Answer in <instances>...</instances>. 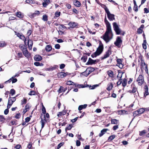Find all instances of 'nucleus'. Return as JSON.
Returning <instances> with one entry per match:
<instances>
[{
  "instance_id": "0eeeda50",
  "label": "nucleus",
  "mask_w": 149,
  "mask_h": 149,
  "mask_svg": "<svg viewBox=\"0 0 149 149\" xmlns=\"http://www.w3.org/2000/svg\"><path fill=\"white\" fill-rule=\"evenodd\" d=\"M136 81L138 82L139 85H141L144 81L143 76L141 75H139L137 79H136Z\"/></svg>"
},
{
  "instance_id": "9d476101",
  "label": "nucleus",
  "mask_w": 149,
  "mask_h": 149,
  "mask_svg": "<svg viewBox=\"0 0 149 149\" xmlns=\"http://www.w3.org/2000/svg\"><path fill=\"white\" fill-rule=\"evenodd\" d=\"M112 38V37L110 38L109 36V34L106 33H105L103 36V39L107 43L109 42Z\"/></svg>"
},
{
  "instance_id": "7c9ffc66",
  "label": "nucleus",
  "mask_w": 149,
  "mask_h": 149,
  "mask_svg": "<svg viewBox=\"0 0 149 149\" xmlns=\"http://www.w3.org/2000/svg\"><path fill=\"white\" fill-rule=\"evenodd\" d=\"M108 74L109 76L110 77H112L113 75V71L110 70L108 71Z\"/></svg>"
},
{
  "instance_id": "4c0bfd02",
  "label": "nucleus",
  "mask_w": 149,
  "mask_h": 149,
  "mask_svg": "<svg viewBox=\"0 0 149 149\" xmlns=\"http://www.w3.org/2000/svg\"><path fill=\"white\" fill-rule=\"evenodd\" d=\"M87 69L86 70L84 71V72H82L81 74L82 75H84L86 77L88 76L89 74H88V73H87Z\"/></svg>"
},
{
  "instance_id": "bb28decb",
  "label": "nucleus",
  "mask_w": 149,
  "mask_h": 149,
  "mask_svg": "<svg viewBox=\"0 0 149 149\" xmlns=\"http://www.w3.org/2000/svg\"><path fill=\"white\" fill-rule=\"evenodd\" d=\"M74 5L77 7H79L81 6V3L79 1L77 0L75 1L74 2Z\"/></svg>"
},
{
  "instance_id": "4d7b16f0",
  "label": "nucleus",
  "mask_w": 149,
  "mask_h": 149,
  "mask_svg": "<svg viewBox=\"0 0 149 149\" xmlns=\"http://www.w3.org/2000/svg\"><path fill=\"white\" fill-rule=\"evenodd\" d=\"M55 47L56 49H59L60 48V46L59 44H56L55 45Z\"/></svg>"
},
{
  "instance_id": "ddd939ff",
  "label": "nucleus",
  "mask_w": 149,
  "mask_h": 149,
  "mask_svg": "<svg viewBox=\"0 0 149 149\" xmlns=\"http://www.w3.org/2000/svg\"><path fill=\"white\" fill-rule=\"evenodd\" d=\"M23 53L24 55L27 58H29L30 56V54L28 52L27 49L25 48V50L23 51Z\"/></svg>"
},
{
  "instance_id": "9b49d317",
  "label": "nucleus",
  "mask_w": 149,
  "mask_h": 149,
  "mask_svg": "<svg viewBox=\"0 0 149 149\" xmlns=\"http://www.w3.org/2000/svg\"><path fill=\"white\" fill-rule=\"evenodd\" d=\"M68 75V73H65L63 72H61L57 74L58 77V78H63Z\"/></svg>"
},
{
  "instance_id": "e433bc0d",
  "label": "nucleus",
  "mask_w": 149,
  "mask_h": 149,
  "mask_svg": "<svg viewBox=\"0 0 149 149\" xmlns=\"http://www.w3.org/2000/svg\"><path fill=\"white\" fill-rule=\"evenodd\" d=\"M27 102V100L25 98H24L23 100H21V104L22 105H23L24 104H25Z\"/></svg>"
},
{
  "instance_id": "20e7f679",
  "label": "nucleus",
  "mask_w": 149,
  "mask_h": 149,
  "mask_svg": "<svg viewBox=\"0 0 149 149\" xmlns=\"http://www.w3.org/2000/svg\"><path fill=\"white\" fill-rule=\"evenodd\" d=\"M99 44V46L97 48L96 51L95 52L98 55L101 54L103 49V45L100 41Z\"/></svg>"
},
{
  "instance_id": "c85d7f7f",
  "label": "nucleus",
  "mask_w": 149,
  "mask_h": 149,
  "mask_svg": "<svg viewBox=\"0 0 149 149\" xmlns=\"http://www.w3.org/2000/svg\"><path fill=\"white\" fill-rule=\"evenodd\" d=\"M42 113L41 114V116H40V117H42V116H43V115L42 114V113H43V114H45L46 113V109L45 107L44 106L43 104H42Z\"/></svg>"
},
{
  "instance_id": "c9c22d12",
  "label": "nucleus",
  "mask_w": 149,
  "mask_h": 149,
  "mask_svg": "<svg viewBox=\"0 0 149 149\" xmlns=\"http://www.w3.org/2000/svg\"><path fill=\"white\" fill-rule=\"evenodd\" d=\"M16 16L18 17L21 18L22 17V13L20 12H17L16 14Z\"/></svg>"
},
{
  "instance_id": "dca6fc26",
  "label": "nucleus",
  "mask_w": 149,
  "mask_h": 149,
  "mask_svg": "<svg viewBox=\"0 0 149 149\" xmlns=\"http://www.w3.org/2000/svg\"><path fill=\"white\" fill-rule=\"evenodd\" d=\"M34 59L36 61H40L42 59V57L39 55H36L34 56Z\"/></svg>"
},
{
  "instance_id": "09e8293b",
  "label": "nucleus",
  "mask_w": 149,
  "mask_h": 149,
  "mask_svg": "<svg viewBox=\"0 0 149 149\" xmlns=\"http://www.w3.org/2000/svg\"><path fill=\"white\" fill-rule=\"evenodd\" d=\"M31 33H32V31L30 30H29L27 32V34L28 36V38H29V36L31 34Z\"/></svg>"
},
{
  "instance_id": "3c124183",
  "label": "nucleus",
  "mask_w": 149,
  "mask_h": 149,
  "mask_svg": "<svg viewBox=\"0 0 149 149\" xmlns=\"http://www.w3.org/2000/svg\"><path fill=\"white\" fill-rule=\"evenodd\" d=\"M27 148L29 149H32V147L31 145V143H29L28 145Z\"/></svg>"
},
{
  "instance_id": "2eb2a0df",
  "label": "nucleus",
  "mask_w": 149,
  "mask_h": 149,
  "mask_svg": "<svg viewBox=\"0 0 149 149\" xmlns=\"http://www.w3.org/2000/svg\"><path fill=\"white\" fill-rule=\"evenodd\" d=\"M40 13L39 11L36 10L34 13L31 15L30 17L31 18H33L37 16H38Z\"/></svg>"
},
{
  "instance_id": "b1692460",
  "label": "nucleus",
  "mask_w": 149,
  "mask_h": 149,
  "mask_svg": "<svg viewBox=\"0 0 149 149\" xmlns=\"http://www.w3.org/2000/svg\"><path fill=\"white\" fill-rule=\"evenodd\" d=\"M87 71H88V74H90L92 72L94 71L95 69L93 67H90L87 68Z\"/></svg>"
},
{
  "instance_id": "f8f14e48",
  "label": "nucleus",
  "mask_w": 149,
  "mask_h": 149,
  "mask_svg": "<svg viewBox=\"0 0 149 149\" xmlns=\"http://www.w3.org/2000/svg\"><path fill=\"white\" fill-rule=\"evenodd\" d=\"M111 54V52L109 50H107L104 54L103 56L101 57V58L102 60L105 59L109 57L110 54Z\"/></svg>"
},
{
  "instance_id": "774afa93",
  "label": "nucleus",
  "mask_w": 149,
  "mask_h": 149,
  "mask_svg": "<svg viewBox=\"0 0 149 149\" xmlns=\"http://www.w3.org/2000/svg\"><path fill=\"white\" fill-rule=\"evenodd\" d=\"M20 117V113H17L16 114L15 118L17 119H19Z\"/></svg>"
},
{
  "instance_id": "58836bf2",
  "label": "nucleus",
  "mask_w": 149,
  "mask_h": 149,
  "mask_svg": "<svg viewBox=\"0 0 149 149\" xmlns=\"http://www.w3.org/2000/svg\"><path fill=\"white\" fill-rule=\"evenodd\" d=\"M42 19L44 21H46L47 20V16L46 15H43L42 16Z\"/></svg>"
},
{
  "instance_id": "f3484780",
  "label": "nucleus",
  "mask_w": 149,
  "mask_h": 149,
  "mask_svg": "<svg viewBox=\"0 0 149 149\" xmlns=\"http://www.w3.org/2000/svg\"><path fill=\"white\" fill-rule=\"evenodd\" d=\"M145 92L144 93V96L146 97L149 94L148 92V87L147 85H146L144 86Z\"/></svg>"
},
{
  "instance_id": "393cba45",
  "label": "nucleus",
  "mask_w": 149,
  "mask_h": 149,
  "mask_svg": "<svg viewBox=\"0 0 149 149\" xmlns=\"http://www.w3.org/2000/svg\"><path fill=\"white\" fill-rule=\"evenodd\" d=\"M58 66L56 65H54L53 67H51L48 68H47V70L49 71H53L55 70L57 67Z\"/></svg>"
},
{
  "instance_id": "864d4df0",
  "label": "nucleus",
  "mask_w": 149,
  "mask_h": 149,
  "mask_svg": "<svg viewBox=\"0 0 149 149\" xmlns=\"http://www.w3.org/2000/svg\"><path fill=\"white\" fill-rule=\"evenodd\" d=\"M81 142L80 141L78 140H77L76 142V145L77 146H80Z\"/></svg>"
},
{
  "instance_id": "49530a36",
  "label": "nucleus",
  "mask_w": 149,
  "mask_h": 149,
  "mask_svg": "<svg viewBox=\"0 0 149 149\" xmlns=\"http://www.w3.org/2000/svg\"><path fill=\"white\" fill-rule=\"evenodd\" d=\"M99 56L95 52L94 53L91 55V57L93 58L95 57H96L97 56Z\"/></svg>"
},
{
  "instance_id": "6e6d98bb",
  "label": "nucleus",
  "mask_w": 149,
  "mask_h": 149,
  "mask_svg": "<svg viewBox=\"0 0 149 149\" xmlns=\"http://www.w3.org/2000/svg\"><path fill=\"white\" fill-rule=\"evenodd\" d=\"M31 107V106L28 103L27 104L25 107V109H26L27 110L29 109Z\"/></svg>"
},
{
  "instance_id": "338daca9",
  "label": "nucleus",
  "mask_w": 149,
  "mask_h": 149,
  "mask_svg": "<svg viewBox=\"0 0 149 149\" xmlns=\"http://www.w3.org/2000/svg\"><path fill=\"white\" fill-rule=\"evenodd\" d=\"M12 104H11L9 102H8L7 106V109H9L10 108V107L11 106H12Z\"/></svg>"
},
{
  "instance_id": "de8ad7c7",
  "label": "nucleus",
  "mask_w": 149,
  "mask_h": 149,
  "mask_svg": "<svg viewBox=\"0 0 149 149\" xmlns=\"http://www.w3.org/2000/svg\"><path fill=\"white\" fill-rule=\"evenodd\" d=\"M65 114H63V112H58V113L57 114V116L58 117H59L62 115H64Z\"/></svg>"
},
{
  "instance_id": "69168bd1",
  "label": "nucleus",
  "mask_w": 149,
  "mask_h": 149,
  "mask_svg": "<svg viewBox=\"0 0 149 149\" xmlns=\"http://www.w3.org/2000/svg\"><path fill=\"white\" fill-rule=\"evenodd\" d=\"M98 86H99V85H98V84H95V85H93L91 87V89H95L96 87Z\"/></svg>"
},
{
  "instance_id": "5701e85b",
  "label": "nucleus",
  "mask_w": 149,
  "mask_h": 149,
  "mask_svg": "<svg viewBox=\"0 0 149 149\" xmlns=\"http://www.w3.org/2000/svg\"><path fill=\"white\" fill-rule=\"evenodd\" d=\"M87 106V104H84V105H79L78 107V110L80 111L82 110L83 109L86 108Z\"/></svg>"
},
{
  "instance_id": "a19ab883",
  "label": "nucleus",
  "mask_w": 149,
  "mask_h": 149,
  "mask_svg": "<svg viewBox=\"0 0 149 149\" xmlns=\"http://www.w3.org/2000/svg\"><path fill=\"white\" fill-rule=\"evenodd\" d=\"M28 94L30 95H35V92L33 91H31Z\"/></svg>"
},
{
  "instance_id": "13d9d810",
  "label": "nucleus",
  "mask_w": 149,
  "mask_h": 149,
  "mask_svg": "<svg viewBox=\"0 0 149 149\" xmlns=\"http://www.w3.org/2000/svg\"><path fill=\"white\" fill-rule=\"evenodd\" d=\"M63 87L62 86H60V88L58 90V92L59 93H61L63 91Z\"/></svg>"
},
{
  "instance_id": "a18cd8bd",
  "label": "nucleus",
  "mask_w": 149,
  "mask_h": 149,
  "mask_svg": "<svg viewBox=\"0 0 149 149\" xmlns=\"http://www.w3.org/2000/svg\"><path fill=\"white\" fill-rule=\"evenodd\" d=\"M15 93V91L14 89H11L10 91V93L11 94V95L13 96Z\"/></svg>"
},
{
  "instance_id": "aec40b11",
  "label": "nucleus",
  "mask_w": 149,
  "mask_h": 149,
  "mask_svg": "<svg viewBox=\"0 0 149 149\" xmlns=\"http://www.w3.org/2000/svg\"><path fill=\"white\" fill-rule=\"evenodd\" d=\"M33 43V41L31 40H28L27 42V45L29 49H31L32 48Z\"/></svg>"
},
{
  "instance_id": "a211bd4d",
  "label": "nucleus",
  "mask_w": 149,
  "mask_h": 149,
  "mask_svg": "<svg viewBox=\"0 0 149 149\" xmlns=\"http://www.w3.org/2000/svg\"><path fill=\"white\" fill-rule=\"evenodd\" d=\"M40 118H41V119L40 122L42 125L41 128L42 129L45 126V122L46 121V118L45 115H44V119L42 118V117Z\"/></svg>"
},
{
  "instance_id": "f257e3e1",
  "label": "nucleus",
  "mask_w": 149,
  "mask_h": 149,
  "mask_svg": "<svg viewBox=\"0 0 149 149\" xmlns=\"http://www.w3.org/2000/svg\"><path fill=\"white\" fill-rule=\"evenodd\" d=\"M104 21L106 26L107 29L105 33L109 34H111L112 36H113V34L112 33L110 24L107 20L106 16L104 18Z\"/></svg>"
},
{
  "instance_id": "052dcab7",
  "label": "nucleus",
  "mask_w": 149,
  "mask_h": 149,
  "mask_svg": "<svg viewBox=\"0 0 149 149\" xmlns=\"http://www.w3.org/2000/svg\"><path fill=\"white\" fill-rule=\"evenodd\" d=\"M12 83L13 84L16 82L17 81V79L16 78H13L12 79Z\"/></svg>"
},
{
  "instance_id": "8fccbe9b",
  "label": "nucleus",
  "mask_w": 149,
  "mask_h": 149,
  "mask_svg": "<svg viewBox=\"0 0 149 149\" xmlns=\"http://www.w3.org/2000/svg\"><path fill=\"white\" fill-rule=\"evenodd\" d=\"M144 13H147L149 12V9L145 8L144 9Z\"/></svg>"
},
{
  "instance_id": "39448f33",
  "label": "nucleus",
  "mask_w": 149,
  "mask_h": 149,
  "mask_svg": "<svg viewBox=\"0 0 149 149\" xmlns=\"http://www.w3.org/2000/svg\"><path fill=\"white\" fill-rule=\"evenodd\" d=\"M122 43V40L121 37L118 36L116 38V41L114 42V44L118 47H120Z\"/></svg>"
},
{
  "instance_id": "5fc2aeb1",
  "label": "nucleus",
  "mask_w": 149,
  "mask_h": 149,
  "mask_svg": "<svg viewBox=\"0 0 149 149\" xmlns=\"http://www.w3.org/2000/svg\"><path fill=\"white\" fill-rule=\"evenodd\" d=\"M117 65L122 63V61L121 59H118L117 60Z\"/></svg>"
},
{
  "instance_id": "a878e982",
  "label": "nucleus",
  "mask_w": 149,
  "mask_h": 149,
  "mask_svg": "<svg viewBox=\"0 0 149 149\" xmlns=\"http://www.w3.org/2000/svg\"><path fill=\"white\" fill-rule=\"evenodd\" d=\"M52 49V47L50 45H47L45 47V50L47 52L50 51Z\"/></svg>"
},
{
  "instance_id": "0e129e2a",
  "label": "nucleus",
  "mask_w": 149,
  "mask_h": 149,
  "mask_svg": "<svg viewBox=\"0 0 149 149\" xmlns=\"http://www.w3.org/2000/svg\"><path fill=\"white\" fill-rule=\"evenodd\" d=\"M31 118L29 117H27L25 119V122L26 123H28L29 121L30 120Z\"/></svg>"
},
{
  "instance_id": "4468645a",
  "label": "nucleus",
  "mask_w": 149,
  "mask_h": 149,
  "mask_svg": "<svg viewBox=\"0 0 149 149\" xmlns=\"http://www.w3.org/2000/svg\"><path fill=\"white\" fill-rule=\"evenodd\" d=\"M136 91H137V93H138V94L139 95V93L137 91V88L135 86L132 87V90H129L128 91V92L129 93H134Z\"/></svg>"
},
{
  "instance_id": "37998d69",
  "label": "nucleus",
  "mask_w": 149,
  "mask_h": 149,
  "mask_svg": "<svg viewBox=\"0 0 149 149\" xmlns=\"http://www.w3.org/2000/svg\"><path fill=\"white\" fill-rule=\"evenodd\" d=\"M143 32V29H141L139 28L138 29L137 31V33L139 34H141Z\"/></svg>"
},
{
  "instance_id": "6e6552de",
  "label": "nucleus",
  "mask_w": 149,
  "mask_h": 149,
  "mask_svg": "<svg viewBox=\"0 0 149 149\" xmlns=\"http://www.w3.org/2000/svg\"><path fill=\"white\" fill-rule=\"evenodd\" d=\"M15 34L20 39L24 41L25 44L26 45V38H25L23 34H21L19 33L16 32H15Z\"/></svg>"
},
{
  "instance_id": "412c9836",
  "label": "nucleus",
  "mask_w": 149,
  "mask_h": 149,
  "mask_svg": "<svg viewBox=\"0 0 149 149\" xmlns=\"http://www.w3.org/2000/svg\"><path fill=\"white\" fill-rule=\"evenodd\" d=\"M108 130H109L107 129H104L102 130L99 134V136L100 137L102 136Z\"/></svg>"
},
{
  "instance_id": "680f3d73",
  "label": "nucleus",
  "mask_w": 149,
  "mask_h": 149,
  "mask_svg": "<svg viewBox=\"0 0 149 149\" xmlns=\"http://www.w3.org/2000/svg\"><path fill=\"white\" fill-rule=\"evenodd\" d=\"M19 47L20 48V49H21L22 51H23L25 50V48H24V45H20Z\"/></svg>"
},
{
  "instance_id": "1a4fd4ad",
  "label": "nucleus",
  "mask_w": 149,
  "mask_h": 149,
  "mask_svg": "<svg viewBox=\"0 0 149 149\" xmlns=\"http://www.w3.org/2000/svg\"><path fill=\"white\" fill-rule=\"evenodd\" d=\"M68 25L70 26L69 29L70 28L72 29L75 28H77V26L78 25V23L74 22H70L68 24Z\"/></svg>"
},
{
  "instance_id": "c756f323",
  "label": "nucleus",
  "mask_w": 149,
  "mask_h": 149,
  "mask_svg": "<svg viewBox=\"0 0 149 149\" xmlns=\"http://www.w3.org/2000/svg\"><path fill=\"white\" fill-rule=\"evenodd\" d=\"M146 43V40H144L143 43L142 44V46L143 49H146L147 48Z\"/></svg>"
},
{
  "instance_id": "cd10ccee",
  "label": "nucleus",
  "mask_w": 149,
  "mask_h": 149,
  "mask_svg": "<svg viewBox=\"0 0 149 149\" xmlns=\"http://www.w3.org/2000/svg\"><path fill=\"white\" fill-rule=\"evenodd\" d=\"M111 124H115L118 123L119 120L115 119H113L111 120Z\"/></svg>"
},
{
  "instance_id": "423d86ee",
  "label": "nucleus",
  "mask_w": 149,
  "mask_h": 149,
  "mask_svg": "<svg viewBox=\"0 0 149 149\" xmlns=\"http://www.w3.org/2000/svg\"><path fill=\"white\" fill-rule=\"evenodd\" d=\"M100 60L99 59H97L96 60H93L91 59V58H89L88 59V61L86 63V65H92L96 63L99 62Z\"/></svg>"
},
{
  "instance_id": "e2e57ef3",
  "label": "nucleus",
  "mask_w": 149,
  "mask_h": 149,
  "mask_svg": "<svg viewBox=\"0 0 149 149\" xmlns=\"http://www.w3.org/2000/svg\"><path fill=\"white\" fill-rule=\"evenodd\" d=\"M74 84V83L72 82L71 81H68L67 82V85H73L72 84Z\"/></svg>"
},
{
  "instance_id": "c03bdc74",
  "label": "nucleus",
  "mask_w": 149,
  "mask_h": 149,
  "mask_svg": "<svg viewBox=\"0 0 149 149\" xmlns=\"http://www.w3.org/2000/svg\"><path fill=\"white\" fill-rule=\"evenodd\" d=\"M5 120V119L3 116L0 115V121L3 122Z\"/></svg>"
},
{
  "instance_id": "7ed1b4c3",
  "label": "nucleus",
  "mask_w": 149,
  "mask_h": 149,
  "mask_svg": "<svg viewBox=\"0 0 149 149\" xmlns=\"http://www.w3.org/2000/svg\"><path fill=\"white\" fill-rule=\"evenodd\" d=\"M114 30L115 31L116 35H120L122 32V31L119 27L117 24L113 22V24Z\"/></svg>"
},
{
  "instance_id": "79ce46f5",
  "label": "nucleus",
  "mask_w": 149,
  "mask_h": 149,
  "mask_svg": "<svg viewBox=\"0 0 149 149\" xmlns=\"http://www.w3.org/2000/svg\"><path fill=\"white\" fill-rule=\"evenodd\" d=\"M64 144V143L63 142H61L59 143L57 146V149H59L61 146H63V145Z\"/></svg>"
},
{
  "instance_id": "473e14b6",
  "label": "nucleus",
  "mask_w": 149,
  "mask_h": 149,
  "mask_svg": "<svg viewBox=\"0 0 149 149\" xmlns=\"http://www.w3.org/2000/svg\"><path fill=\"white\" fill-rule=\"evenodd\" d=\"M113 87V84L112 83L108 85L107 88V89L109 91L111 90Z\"/></svg>"
},
{
  "instance_id": "ea45409f",
  "label": "nucleus",
  "mask_w": 149,
  "mask_h": 149,
  "mask_svg": "<svg viewBox=\"0 0 149 149\" xmlns=\"http://www.w3.org/2000/svg\"><path fill=\"white\" fill-rule=\"evenodd\" d=\"M72 126L71 124H69V125L65 128V131L66 132V130H70L72 127Z\"/></svg>"
},
{
  "instance_id": "6ab92c4d",
  "label": "nucleus",
  "mask_w": 149,
  "mask_h": 149,
  "mask_svg": "<svg viewBox=\"0 0 149 149\" xmlns=\"http://www.w3.org/2000/svg\"><path fill=\"white\" fill-rule=\"evenodd\" d=\"M16 100V97H11L10 96L8 98V102L13 104Z\"/></svg>"
},
{
  "instance_id": "72a5a7b5",
  "label": "nucleus",
  "mask_w": 149,
  "mask_h": 149,
  "mask_svg": "<svg viewBox=\"0 0 149 149\" xmlns=\"http://www.w3.org/2000/svg\"><path fill=\"white\" fill-rule=\"evenodd\" d=\"M115 137V136L114 135H112L111 136H110L108 138V140H109V141H111L112 140H113V139H114V138Z\"/></svg>"
},
{
  "instance_id": "f03ea898",
  "label": "nucleus",
  "mask_w": 149,
  "mask_h": 149,
  "mask_svg": "<svg viewBox=\"0 0 149 149\" xmlns=\"http://www.w3.org/2000/svg\"><path fill=\"white\" fill-rule=\"evenodd\" d=\"M104 9L107 14V17L110 21H112L115 19V15L110 13L109 9L106 6L104 8Z\"/></svg>"
},
{
  "instance_id": "f704fd0d",
  "label": "nucleus",
  "mask_w": 149,
  "mask_h": 149,
  "mask_svg": "<svg viewBox=\"0 0 149 149\" xmlns=\"http://www.w3.org/2000/svg\"><path fill=\"white\" fill-rule=\"evenodd\" d=\"M146 133V130H144L141 131L140 132L139 135L140 136H142L144 135Z\"/></svg>"
},
{
  "instance_id": "2f4dec72",
  "label": "nucleus",
  "mask_w": 149,
  "mask_h": 149,
  "mask_svg": "<svg viewBox=\"0 0 149 149\" xmlns=\"http://www.w3.org/2000/svg\"><path fill=\"white\" fill-rule=\"evenodd\" d=\"M87 59V56H82L81 58V59L83 61V62L85 63L86 62Z\"/></svg>"
},
{
  "instance_id": "bf43d9fd",
  "label": "nucleus",
  "mask_w": 149,
  "mask_h": 149,
  "mask_svg": "<svg viewBox=\"0 0 149 149\" xmlns=\"http://www.w3.org/2000/svg\"><path fill=\"white\" fill-rule=\"evenodd\" d=\"M60 12H56L55 13V15L57 17H59L60 15Z\"/></svg>"
},
{
  "instance_id": "603ef678",
  "label": "nucleus",
  "mask_w": 149,
  "mask_h": 149,
  "mask_svg": "<svg viewBox=\"0 0 149 149\" xmlns=\"http://www.w3.org/2000/svg\"><path fill=\"white\" fill-rule=\"evenodd\" d=\"M72 11L76 14H78L79 13L78 11L75 8H73L72 10Z\"/></svg>"
},
{
  "instance_id": "4be33fe9",
  "label": "nucleus",
  "mask_w": 149,
  "mask_h": 149,
  "mask_svg": "<svg viewBox=\"0 0 149 149\" xmlns=\"http://www.w3.org/2000/svg\"><path fill=\"white\" fill-rule=\"evenodd\" d=\"M145 111V109L141 108L137 111H134V113H139V114H141Z\"/></svg>"
}]
</instances>
